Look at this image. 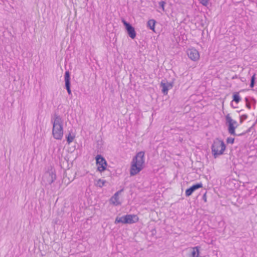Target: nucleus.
<instances>
[{
    "mask_svg": "<svg viewBox=\"0 0 257 257\" xmlns=\"http://www.w3.org/2000/svg\"><path fill=\"white\" fill-rule=\"evenodd\" d=\"M144 156L145 153L141 151L133 158L130 169L131 176L136 175L143 170L145 163Z\"/></svg>",
    "mask_w": 257,
    "mask_h": 257,
    "instance_id": "obj_1",
    "label": "nucleus"
},
{
    "mask_svg": "<svg viewBox=\"0 0 257 257\" xmlns=\"http://www.w3.org/2000/svg\"><path fill=\"white\" fill-rule=\"evenodd\" d=\"M53 123L52 135L56 140H61L63 136V121L61 117L57 114H54Z\"/></svg>",
    "mask_w": 257,
    "mask_h": 257,
    "instance_id": "obj_2",
    "label": "nucleus"
},
{
    "mask_svg": "<svg viewBox=\"0 0 257 257\" xmlns=\"http://www.w3.org/2000/svg\"><path fill=\"white\" fill-rule=\"evenodd\" d=\"M225 148L226 146L222 140L218 138L215 139L211 146V151L214 157L216 158L219 155L223 154Z\"/></svg>",
    "mask_w": 257,
    "mask_h": 257,
    "instance_id": "obj_3",
    "label": "nucleus"
},
{
    "mask_svg": "<svg viewBox=\"0 0 257 257\" xmlns=\"http://www.w3.org/2000/svg\"><path fill=\"white\" fill-rule=\"evenodd\" d=\"M139 220L138 217L136 215L127 214L121 217H117L115 223H122L123 224H133Z\"/></svg>",
    "mask_w": 257,
    "mask_h": 257,
    "instance_id": "obj_4",
    "label": "nucleus"
},
{
    "mask_svg": "<svg viewBox=\"0 0 257 257\" xmlns=\"http://www.w3.org/2000/svg\"><path fill=\"white\" fill-rule=\"evenodd\" d=\"M97 170L102 172L106 169L107 163L105 159L101 155H98L95 157Z\"/></svg>",
    "mask_w": 257,
    "mask_h": 257,
    "instance_id": "obj_5",
    "label": "nucleus"
},
{
    "mask_svg": "<svg viewBox=\"0 0 257 257\" xmlns=\"http://www.w3.org/2000/svg\"><path fill=\"white\" fill-rule=\"evenodd\" d=\"M43 179L46 184L51 185L56 179V175L53 171L51 170L45 173Z\"/></svg>",
    "mask_w": 257,
    "mask_h": 257,
    "instance_id": "obj_6",
    "label": "nucleus"
},
{
    "mask_svg": "<svg viewBox=\"0 0 257 257\" xmlns=\"http://www.w3.org/2000/svg\"><path fill=\"white\" fill-rule=\"evenodd\" d=\"M123 23L125 26V29L128 36L133 39L136 37V33L135 28L129 23L124 20H122Z\"/></svg>",
    "mask_w": 257,
    "mask_h": 257,
    "instance_id": "obj_7",
    "label": "nucleus"
},
{
    "mask_svg": "<svg viewBox=\"0 0 257 257\" xmlns=\"http://www.w3.org/2000/svg\"><path fill=\"white\" fill-rule=\"evenodd\" d=\"M226 123L228 124V133L233 136H237L235 132V127L232 123V119L230 116L229 114H228L225 116Z\"/></svg>",
    "mask_w": 257,
    "mask_h": 257,
    "instance_id": "obj_8",
    "label": "nucleus"
},
{
    "mask_svg": "<svg viewBox=\"0 0 257 257\" xmlns=\"http://www.w3.org/2000/svg\"><path fill=\"white\" fill-rule=\"evenodd\" d=\"M188 57L194 61L198 60L199 58V54L198 51L194 49H189L187 51Z\"/></svg>",
    "mask_w": 257,
    "mask_h": 257,
    "instance_id": "obj_9",
    "label": "nucleus"
},
{
    "mask_svg": "<svg viewBox=\"0 0 257 257\" xmlns=\"http://www.w3.org/2000/svg\"><path fill=\"white\" fill-rule=\"evenodd\" d=\"M200 248V246H197L187 249L186 250L187 257H199Z\"/></svg>",
    "mask_w": 257,
    "mask_h": 257,
    "instance_id": "obj_10",
    "label": "nucleus"
},
{
    "mask_svg": "<svg viewBox=\"0 0 257 257\" xmlns=\"http://www.w3.org/2000/svg\"><path fill=\"white\" fill-rule=\"evenodd\" d=\"M202 187V184L201 183H197L191 186L189 188L186 189L185 191V195L187 197L190 196L194 191Z\"/></svg>",
    "mask_w": 257,
    "mask_h": 257,
    "instance_id": "obj_11",
    "label": "nucleus"
},
{
    "mask_svg": "<svg viewBox=\"0 0 257 257\" xmlns=\"http://www.w3.org/2000/svg\"><path fill=\"white\" fill-rule=\"evenodd\" d=\"M65 82L66 89H67L68 93L70 95L71 94V90L70 89V73L68 71H66L65 73Z\"/></svg>",
    "mask_w": 257,
    "mask_h": 257,
    "instance_id": "obj_12",
    "label": "nucleus"
},
{
    "mask_svg": "<svg viewBox=\"0 0 257 257\" xmlns=\"http://www.w3.org/2000/svg\"><path fill=\"white\" fill-rule=\"evenodd\" d=\"M123 189H122L118 191H117L114 195H113V205H120L121 203V200L120 199L119 197H118L119 194L123 191Z\"/></svg>",
    "mask_w": 257,
    "mask_h": 257,
    "instance_id": "obj_13",
    "label": "nucleus"
},
{
    "mask_svg": "<svg viewBox=\"0 0 257 257\" xmlns=\"http://www.w3.org/2000/svg\"><path fill=\"white\" fill-rule=\"evenodd\" d=\"M156 23V21L154 19L149 20L147 22V27L154 32H155V27Z\"/></svg>",
    "mask_w": 257,
    "mask_h": 257,
    "instance_id": "obj_14",
    "label": "nucleus"
},
{
    "mask_svg": "<svg viewBox=\"0 0 257 257\" xmlns=\"http://www.w3.org/2000/svg\"><path fill=\"white\" fill-rule=\"evenodd\" d=\"M161 86L162 87V91L164 93V94H167L168 91V87L166 85V83L161 82Z\"/></svg>",
    "mask_w": 257,
    "mask_h": 257,
    "instance_id": "obj_15",
    "label": "nucleus"
},
{
    "mask_svg": "<svg viewBox=\"0 0 257 257\" xmlns=\"http://www.w3.org/2000/svg\"><path fill=\"white\" fill-rule=\"evenodd\" d=\"M241 100V98L239 95V92H235L233 95V101L238 103Z\"/></svg>",
    "mask_w": 257,
    "mask_h": 257,
    "instance_id": "obj_16",
    "label": "nucleus"
},
{
    "mask_svg": "<svg viewBox=\"0 0 257 257\" xmlns=\"http://www.w3.org/2000/svg\"><path fill=\"white\" fill-rule=\"evenodd\" d=\"M255 74H254L251 78L250 83V87L251 88H252L254 85L255 79Z\"/></svg>",
    "mask_w": 257,
    "mask_h": 257,
    "instance_id": "obj_17",
    "label": "nucleus"
},
{
    "mask_svg": "<svg viewBox=\"0 0 257 257\" xmlns=\"http://www.w3.org/2000/svg\"><path fill=\"white\" fill-rule=\"evenodd\" d=\"M105 183V181L103 180H102L101 179H99L96 184L97 186H98L99 187H102Z\"/></svg>",
    "mask_w": 257,
    "mask_h": 257,
    "instance_id": "obj_18",
    "label": "nucleus"
},
{
    "mask_svg": "<svg viewBox=\"0 0 257 257\" xmlns=\"http://www.w3.org/2000/svg\"><path fill=\"white\" fill-rule=\"evenodd\" d=\"M74 139V136H72L70 134H69V135L67 137V141L68 144H70L71 142H73V140Z\"/></svg>",
    "mask_w": 257,
    "mask_h": 257,
    "instance_id": "obj_19",
    "label": "nucleus"
},
{
    "mask_svg": "<svg viewBox=\"0 0 257 257\" xmlns=\"http://www.w3.org/2000/svg\"><path fill=\"white\" fill-rule=\"evenodd\" d=\"M234 139L231 138V137H228L226 139V143L227 144H232L234 143Z\"/></svg>",
    "mask_w": 257,
    "mask_h": 257,
    "instance_id": "obj_20",
    "label": "nucleus"
},
{
    "mask_svg": "<svg viewBox=\"0 0 257 257\" xmlns=\"http://www.w3.org/2000/svg\"><path fill=\"white\" fill-rule=\"evenodd\" d=\"M247 118V115L243 114L240 116V123H242L243 121Z\"/></svg>",
    "mask_w": 257,
    "mask_h": 257,
    "instance_id": "obj_21",
    "label": "nucleus"
},
{
    "mask_svg": "<svg viewBox=\"0 0 257 257\" xmlns=\"http://www.w3.org/2000/svg\"><path fill=\"white\" fill-rule=\"evenodd\" d=\"M200 3L204 6H207L208 4L209 0H199Z\"/></svg>",
    "mask_w": 257,
    "mask_h": 257,
    "instance_id": "obj_22",
    "label": "nucleus"
},
{
    "mask_svg": "<svg viewBox=\"0 0 257 257\" xmlns=\"http://www.w3.org/2000/svg\"><path fill=\"white\" fill-rule=\"evenodd\" d=\"M159 4L160 7L161 8L163 11H164V6L165 4V2L164 1H161L159 2Z\"/></svg>",
    "mask_w": 257,
    "mask_h": 257,
    "instance_id": "obj_23",
    "label": "nucleus"
},
{
    "mask_svg": "<svg viewBox=\"0 0 257 257\" xmlns=\"http://www.w3.org/2000/svg\"><path fill=\"white\" fill-rule=\"evenodd\" d=\"M245 102H246V107L247 108H248V109H250L251 106H250V103L248 102V98L247 97H246L245 98Z\"/></svg>",
    "mask_w": 257,
    "mask_h": 257,
    "instance_id": "obj_24",
    "label": "nucleus"
},
{
    "mask_svg": "<svg viewBox=\"0 0 257 257\" xmlns=\"http://www.w3.org/2000/svg\"><path fill=\"white\" fill-rule=\"evenodd\" d=\"M232 123H233V125L235 127V128H236L238 126V123H237V121L232 119Z\"/></svg>",
    "mask_w": 257,
    "mask_h": 257,
    "instance_id": "obj_25",
    "label": "nucleus"
},
{
    "mask_svg": "<svg viewBox=\"0 0 257 257\" xmlns=\"http://www.w3.org/2000/svg\"><path fill=\"white\" fill-rule=\"evenodd\" d=\"M202 199L204 201V202H206L207 201V197H206V192H205L203 195V197H202Z\"/></svg>",
    "mask_w": 257,
    "mask_h": 257,
    "instance_id": "obj_26",
    "label": "nucleus"
},
{
    "mask_svg": "<svg viewBox=\"0 0 257 257\" xmlns=\"http://www.w3.org/2000/svg\"><path fill=\"white\" fill-rule=\"evenodd\" d=\"M166 85H167V86L168 87V89H170L171 88H172L173 87V85H172L171 83H168L167 84H166Z\"/></svg>",
    "mask_w": 257,
    "mask_h": 257,
    "instance_id": "obj_27",
    "label": "nucleus"
},
{
    "mask_svg": "<svg viewBox=\"0 0 257 257\" xmlns=\"http://www.w3.org/2000/svg\"><path fill=\"white\" fill-rule=\"evenodd\" d=\"M109 202H110V203H112V197H111L109 199Z\"/></svg>",
    "mask_w": 257,
    "mask_h": 257,
    "instance_id": "obj_28",
    "label": "nucleus"
},
{
    "mask_svg": "<svg viewBox=\"0 0 257 257\" xmlns=\"http://www.w3.org/2000/svg\"><path fill=\"white\" fill-rule=\"evenodd\" d=\"M252 100L255 103V100L254 98H252Z\"/></svg>",
    "mask_w": 257,
    "mask_h": 257,
    "instance_id": "obj_29",
    "label": "nucleus"
}]
</instances>
